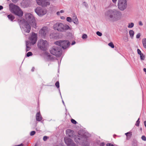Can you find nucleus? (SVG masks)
Segmentation results:
<instances>
[{"instance_id":"864d4df0","label":"nucleus","mask_w":146,"mask_h":146,"mask_svg":"<svg viewBox=\"0 0 146 146\" xmlns=\"http://www.w3.org/2000/svg\"><path fill=\"white\" fill-rule=\"evenodd\" d=\"M128 38L127 37H126L125 38V40L126 41H127L128 40Z\"/></svg>"},{"instance_id":"20e7f679","label":"nucleus","mask_w":146,"mask_h":146,"mask_svg":"<svg viewBox=\"0 0 146 146\" xmlns=\"http://www.w3.org/2000/svg\"><path fill=\"white\" fill-rule=\"evenodd\" d=\"M54 29L59 32H65L66 30H71V28L66 24H63L61 23H57L53 25Z\"/></svg>"},{"instance_id":"dca6fc26","label":"nucleus","mask_w":146,"mask_h":146,"mask_svg":"<svg viewBox=\"0 0 146 146\" xmlns=\"http://www.w3.org/2000/svg\"><path fill=\"white\" fill-rule=\"evenodd\" d=\"M66 135L70 137L73 136L74 135V131L71 129H68L66 131Z\"/></svg>"},{"instance_id":"6ab92c4d","label":"nucleus","mask_w":146,"mask_h":146,"mask_svg":"<svg viewBox=\"0 0 146 146\" xmlns=\"http://www.w3.org/2000/svg\"><path fill=\"white\" fill-rule=\"evenodd\" d=\"M26 51L27 52L29 51L31 49L30 46L31 44L29 43L28 41H26Z\"/></svg>"},{"instance_id":"0eeeda50","label":"nucleus","mask_w":146,"mask_h":146,"mask_svg":"<svg viewBox=\"0 0 146 146\" xmlns=\"http://www.w3.org/2000/svg\"><path fill=\"white\" fill-rule=\"evenodd\" d=\"M55 44L58 45L63 49H67L69 48L70 43L67 40H59L55 42Z\"/></svg>"},{"instance_id":"7c9ffc66","label":"nucleus","mask_w":146,"mask_h":146,"mask_svg":"<svg viewBox=\"0 0 146 146\" xmlns=\"http://www.w3.org/2000/svg\"><path fill=\"white\" fill-rule=\"evenodd\" d=\"M71 121V122L74 124H75L77 123V122L74 119H72Z\"/></svg>"},{"instance_id":"13d9d810","label":"nucleus","mask_w":146,"mask_h":146,"mask_svg":"<svg viewBox=\"0 0 146 146\" xmlns=\"http://www.w3.org/2000/svg\"><path fill=\"white\" fill-rule=\"evenodd\" d=\"M7 1H9V0H7Z\"/></svg>"},{"instance_id":"09e8293b","label":"nucleus","mask_w":146,"mask_h":146,"mask_svg":"<svg viewBox=\"0 0 146 146\" xmlns=\"http://www.w3.org/2000/svg\"><path fill=\"white\" fill-rule=\"evenodd\" d=\"M112 1L114 3H115L117 1V0H112Z\"/></svg>"},{"instance_id":"4d7b16f0","label":"nucleus","mask_w":146,"mask_h":146,"mask_svg":"<svg viewBox=\"0 0 146 146\" xmlns=\"http://www.w3.org/2000/svg\"><path fill=\"white\" fill-rule=\"evenodd\" d=\"M62 102L63 103V104L65 106V104H64V102L63 100H62Z\"/></svg>"},{"instance_id":"ea45409f","label":"nucleus","mask_w":146,"mask_h":146,"mask_svg":"<svg viewBox=\"0 0 146 146\" xmlns=\"http://www.w3.org/2000/svg\"><path fill=\"white\" fill-rule=\"evenodd\" d=\"M140 36V33L136 35V38H139Z\"/></svg>"},{"instance_id":"a19ab883","label":"nucleus","mask_w":146,"mask_h":146,"mask_svg":"<svg viewBox=\"0 0 146 146\" xmlns=\"http://www.w3.org/2000/svg\"><path fill=\"white\" fill-rule=\"evenodd\" d=\"M139 25L141 26H142L143 25V24L141 21H140L139 22Z\"/></svg>"},{"instance_id":"2f4dec72","label":"nucleus","mask_w":146,"mask_h":146,"mask_svg":"<svg viewBox=\"0 0 146 146\" xmlns=\"http://www.w3.org/2000/svg\"><path fill=\"white\" fill-rule=\"evenodd\" d=\"M88 36L86 34H84L82 35V38L83 39H86L87 38Z\"/></svg>"},{"instance_id":"bb28decb","label":"nucleus","mask_w":146,"mask_h":146,"mask_svg":"<svg viewBox=\"0 0 146 146\" xmlns=\"http://www.w3.org/2000/svg\"><path fill=\"white\" fill-rule=\"evenodd\" d=\"M139 118L137 121H136L135 125L137 127L139 126L140 121H139Z\"/></svg>"},{"instance_id":"37998d69","label":"nucleus","mask_w":146,"mask_h":146,"mask_svg":"<svg viewBox=\"0 0 146 146\" xmlns=\"http://www.w3.org/2000/svg\"><path fill=\"white\" fill-rule=\"evenodd\" d=\"M19 0H12L13 2L14 3L17 2Z\"/></svg>"},{"instance_id":"6e6552de","label":"nucleus","mask_w":146,"mask_h":146,"mask_svg":"<svg viewBox=\"0 0 146 146\" xmlns=\"http://www.w3.org/2000/svg\"><path fill=\"white\" fill-rule=\"evenodd\" d=\"M37 45L40 50L45 51L48 47V43L46 40L41 39L38 41Z\"/></svg>"},{"instance_id":"603ef678","label":"nucleus","mask_w":146,"mask_h":146,"mask_svg":"<svg viewBox=\"0 0 146 146\" xmlns=\"http://www.w3.org/2000/svg\"><path fill=\"white\" fill-rule=\"evenodd\" d=\"M56 14H57L58 15H60V12H57L56 13Z\"/></svg>"},{"instance_id":"2eb2a0df","label":"nucleus","mask_w":146,"mask_h":146,"mask_svg":"<svg viewBox=\"0 0 146 146\" xmlns=\"http://www.w3.org/2000/svg\"><path fill=\"white\" fill-rule=\"evenodd\" d=\"M36 119L37 121H40L42 119V117L40 112H37L36 115Z\"/></svg>"},{"instance_id":"4c0bfd02","label":"nucleus","mask_w":146,"mask_h":146,"mask_svg":"<svg viewBox=\"0 0 146 146\" xmlns=\"http://www.w3.org/2000/svg\"><path fill=\"white\" fill-rule=\"evenodd\" d=\"M137 52L139 55L142 54L141 50L139 49H137Z\"/></svg>"},{"instance_id":"4be33fe9","label":"nucleus","mask_w":146,"mask_h":146,"mask_svg":"<svg viewBox=\"0 0 146 146\" xmlns=\"http://www.w3.org/2000/svg\"><path fill=\"white\" fill-rule=\"evenodd\" d=\"M142 42L143 47L146 49V38L143 39Z\"/></svg>"},{"instance_id":"423d86ee","label":"nucleus","mask_w":146,"mask_h":146,"mask_svg":"<svg viewBox=\"0 0 146 146\" xmlns=\"http://www.w3.org/2000/svg\"><path fill=\"white\" fill-rule=\"evenodd\" d=\"M50 52L52 54L57 57L60 56L62 53L61 47L57 45L53 46L50 50Z\"/></svg>"},{"instance_id":"f3484780","label":"nucleus","mask_w":146,"mask_h":146,"mask_svg":"<svg viewBox=\"0 0 146 146\" xmlns=\"http://www.w3.org/2000/svg\"><path fill=\"white\" fill-rule=\"evenodd\" d=\"M21 6L23 8L27 7L29 6V4L27 1L25 0H23L21 3Z\"/></svg>"},{"instance_id":"1a4fd4ad","label":"nucleus","mask_w":146,"mask_h":146,"mask_svg":"<svg viewBox=\"0 0 146 146\" xmlns=\"http://www.w3.org/2000/svg\"><path fill=\"white\" fill-rule=\"evenodd\" d=\"M118 8L121 11H123L127 6V0H118Z\"/></svg>"},{"instance_id":"cd10ccee","label":"nucleus","mask_w":146,"mask_h":146,"mask_svg":"<svg viewBox=\"0 0 146 146\" xmlns=\"http://www.w3.org/2000/svg\"><path fill=\"white\" fill-rule=\"evenodd\" d=\"M33 54L32 52H28L27 54V57H29L30 56H32Z\"/></svg>"},{"instance_id":"58836bf2","label":"nucleus","mask_w":146,"mask_h":146,"mask_svg":"<svg viewBox=\"0 0 146 146\" xmlns=\"http://www.w3.org/2000/svg\"><path fill=\"white\" fill-rule=\"evenodd\" d=\"M107 146H114L111 143H108L106 144Z\"/></svg>"},{"instance_id":"e433bc0d","label":"nucleus","mask_w":146,"mask_h":146,"mask_svg":"<svg viewBox=\"0 0 146 146\" xmlns=\"http://www.w3.org/2000/svg\"><path fill=\"white\" fill-rule=\"evenodd\" d=\"M83 5L85 6V7L87 8L88 7V5L87 3L86 2H84L83 3Z\"/></svg>"},{"instance_id":"3c124183","label":"nucleus","mask_w":146,"mask_h":146,"mask_svg":"<svg viewBox=\"0 0 146 146\" xmlns=\"http://www.w3.org/2000/svg\"><path fill=\"white\" fill-rule=\"evenodd\" d=\"M59 12H60V13H62L64 12V11L63 10H61Z\"/></svg>"},{"instance_id":"a18cd8bd","label":"nucleus","mask_w":146,"mask_h":146,"mask_svg":"<svg viewBox=\"0 0 146 146\" xmlns=\"http://www.w3.org/2000/svg\"><path fill=\"white\" fill-rule=\"evenodd\" d=\"M3 9V7L1 5H0V11Z\"/></svg>"},{"instance_id":"c03bdc74","label":"nucleus","mask_w":146,"mask_h":146,"mask_svg":"<svg viewBox=\"0 0 146 146\" xmlns=\"http://www.w3.org/2000/svg\"><path fill=\"white\" fill-rule=\"evenodd\" d=\"M76 43V42L75 41H73L72 42V43L71 44L72 45H73L74 44Z\"/></svg>"},{"instance_id":"49530a36","label":"nucleus","mask_w":146,"mask_h":146,"mask_svg":"<svg viewBox=\"0 0 146 146\" xmlns=\"http://www.w3.org/2000/svg\"><path fill=\"white\" fill-rule=\"evenodd\" d=\"M61 19H62L64 20L65 19V18L64 17V16H62L61 17Z\"/></svg>"},{"instance_id":"f257e3e1","label":"nucleus","mask_w":146,"mask_h":146,"mask_svg":"<svg viewBox=\"0 0 146 146\" xmlns=\"http://www.w3.org/2000/svg\"><path fill=\"white\" fill-rule=\"evenodd\" d=\"M25 18L27 21H25L24 19H21L19 21L20 28L23 33H29L30 32L31 27L28 23H30L32 27L35 28L36 26L35 19L32 14L27 13L26 14Z\"/></svg>"},{"instance_id":"c756f323","label":"nucleus","mask_w":146,"mask_h":146,"mask_svg":"<svg viewBox=\"0 0 146 146\" xmlns=\"http://www.w3.org/2000/svg\"><path fill=\"white\" fill-rule=\"evenodd\" d=\"M36 133V132L35 131H31L30 133V135L31 136L34 135Z\"/></svg>"},{"instance_id":"473e14b6","label":"nucleus","mask_w":146,"mask_h":146,"mask_svg":"<svg viewBox=\"0 0 146 146\" xmlns=\"http://www.w3.org/2000/svg\"><path fill=\"white\" fill-rule=\"evenodd\" d=\"M96 34L98 35L99 36H101L102 35V33H101V32H100L99 31L97 32Z\"/></svg>"},{"instance_id":"6e6d98bb","label":"nucleus","mask_w":146,"mask_h":146,"mask_svg":"<svg viewBox=\"0 0 146 146\" xmlns=\"http://www.w3.org/2000/svg\"><path fill=\"white\" fill-rule=\"evenodd\" d=\"M129 132H127V133H125V135H126V136H127H127H128L127 134H129Z\"/></svg>"},{"instance_id":"b1692460","label":"nucleus","mask_w":146,"mask_h":146,"mask_svg":"<svg viewBox=\"0 0 146 146\" xmlns=\"http://www.w3.org/2000/svg\"><path fill=\"white\" fill-rule=\"evenodd\" d=\"M140 59L141 60H144L145 57L144 55H143V54L142 53L140 54Z\"/></svg>"},{"instance_id":"f704fd0d","label":"nucleus","mask_w":146,"mask_h":146,"mask_svg":"<svg viewBox=\"0 0 146 146\" xmlns=\"http://www.w3.org/2000/svg\"><path fill=\"white\" fill-rule=\"evenodd\" d=\"M70 146H78V145L75 144L74 142H73Z\"/></svg>"},{"instance_id":"5701e85b","label":"nucleus","mask_w":146,"mask_h":146,"mask_svg":"<svg viewBox=\"0 0 146 146\" xmlns=\"http://www.w3.org/2000/svg\"><path fill=\"white\" fill-rule=\"evenodd\" d=\"M134 25V23H131L128 24L127 27L129 28H132L133 27Z\"/></svg>"},{"instance_id":"8fccbe9b","label":"nucleus","mask_w":146,"mask_h":146,"mask_svg":"<svg viewBox=\"0 0 146 146\" xmlns=\"http://www.w3.org/2000/svg\"><path fill=\"white\" fill-rule=\"evenodd\" d=\"M59 93L60 94V95L61 96V98H62V96H61V92H60V89H59Z\"/></svg>"},{"instance_id":"aec40b11","label":"nucleus","mask_w":146,"mask_h":146,"mask_svg":"<svg viewBox=\"0 0 146 146\" xmlns=\"http://www.w3.org/2000/svg\"><path fill=\"white\" fill-rule=\"evenodd\" d=\"M129 33L131 38H133L134 34V31L132 30H130L129 31Z\"/></svg>"},{"instance_id":"5fc2aeb1","label":"nucleus","mask_w":146,"mask_h":146,"mask_svg":"<svg viewBox=\"0 0 146 146\" xmlns=\"http://www.w3.org/2000/svg\"><path fill=\"white\" fill-rule=\"evenodd\" d=\"M143 71L145 72V74H146V68H144L143 69Z\"/></svg>"},{"instance_id":"f8f14e48","label":"nucleus","mask_w":146,"mask_h":146,"mask_svg":"<svg viewBox=\"0 0 146 146\" xmlns=\"http://www.w3.org/2000/svg\"><path fill=\"white\" fill-rule=\"evenodd\" d=\"M48 31V28L46 27H43L39 31V35L42 37H45Z\"/></svg>"},{"instance_id":"a211bd4d","label":"nucleus","mask_w":146,"mask_h":146,"mask_svg":"<svg viewBox=\"0 0 146 146\" xmlns=\"http://www.w3.org/2000/svg\"><path fill=\"white\" fill-rule=\"evenodd\" d=\"M72 21L76 25H77L78 23V21L77 17L75 15H74L73 17Z\"/></svg>"},{"instance_id":"39448f33","label":"nucleus","mask_w":146,"mask_h":146,"mask_svg":"<svg viewBox=\"0 0 146 146\" xmlns=\"http://www.w3.org/2000/svg\"><path fill=\"white\" fill-rule=\"evenodd\" d=\"M9 7L10 10L11 12L19 17L22 16L23 12L18 6L13 4H11L9 5Z\"/></svg>"},{"instance_id":"393cba45","label":"nucleus","mask_w":146,"mask_h":146,"mask_svg":"<svg viewBox=\"0 0 146 146\" xmlns=\"http://www.w3.org/2000/svg\"><path fill=\"white\" fill-rule=\"evenodd\" d=\"M108 45L111 48H113L114 47V46L113 43L112 42H110L108 44Z\"/></svg>"},{"instance_id":"a878e982","label":"nucleus","mask_w":146,"mask_h":146,"mask_svg":"<svg viewBox=\"0 0 146 146\" xmlns=\"http://www.w3.org/2000/svg\"><path fill=\"white\" fill-rule=\"evenodd\" d=\"M66 20L67 21L69 22H71L72 21V19L71 17H68L66 18Z\"/></svg>"},{"instance_id":"79ce46f5","label":"nucleus","mask_w":146,"mask_h":146,"mask_svg":"<svg viewBox=\"0 0 146 146\" xmlns=\"http://www.w3.org/2000/svg\"><path fill=\"white\" fill-rule=\"evenodd\" d=\"M104 143H101L100 144V146H104Z\"/></svg>"},{"instance_id":"9b49d317","label":"nucleus","mask_w":146,"mask_h":146,"mask_svg":"<svg viewBox=\"0 0 146 146\" xmlns=\"http://www.w3.org/2000/svg\"><path fill=\"white\" fill-rule=\"evenodd\" d=\"M37 4L43 7H46L50 5L49 1L47 0H36Z\"/></svg>"},{"instance_id":"f03ea898","label":"nucleus","mask_w":146,"mask_h":146,"mask_svg":"<svg viewBox=\"0 0 146 146\" xmlns=\"http://www.w3.org/2000/svg\"><path fill=\"white\" fill-rule=\"evenodd\" d=\"M91 135L87 132L79 131L78 135L74 136V141L79 144H82L83 146H89L90 141L89 138Z\"/></svg>"},{"instance_id":"9d476101","label":"nucleus","mask_w":146,"mask_h":146,"mask_svg":"<svg viewBox=\"0 0 146 146\" xmlns=\"http://www.w3.org/2000/svg\"><path fill=\"white\" fill-rule=\"evenodd\" d=\"M35 12L38 16L42 17L46 14L47 10L40 7H38L35 9Z\"/></svg>"},{"instance_id":"7ed1b4c3","label":"nucleus","mask_w":146,"mask_h":146,"mask_svg":"<svg viewBox=\"0 0 146 146\" xmlns=\"http://www.w3.org/2000/svg\"><path fill=\"white\" fill-rule=\"evenodd\" d=\"M105 15L108 19L113 22L120 20L122 17L121 13L115 9L108 10L106 12Z\"/></svg>"},{"instance_id":"c85d7f7f","label":"nucleus","mask_w":146,"mask_h":146,"mask_svg":"<svg viewBox=\"0 0 146 146\" xmlns=\"http://www.w3.org/2000/svg\"><path fill=\"white\" fill-rule=\"evenodd\" d=\"M55 86L57 87V88H59V83L58 81H57L55 83Z\"/></svg>"},{"instance_id":"ddd939ff","label":"nucleus","mask_w":146,"mask_h":146,"mask_svg":"<svg viewBox=\"0 0 146 146\" xmlns=\"http://www.w3.org/2000/svg\"><path fill=\"white\" fill-rule=\"evenodd\" d=\"M37 34L33 33L31 37H29V40L32 44L34 45L36 43L37 41Z\"/></svg>"},{"instance_id":"c9c22d12","label":"nucleus","mask_w":146,"mask_h":146,"mask_svg":"<svg viewBox=\"0 0 146 146\" xmlns=\"http://www.w3.org/2000/svg\"><path fill=\"white\" fill-rule=\"evenodd\" d=\"M141 138L142 140H143L144 141H146V137L145 136H144V135L142 136Z\"/></svg>"},{"instance_id":"412c9836","label":"nucleus","mask_w":146,"mask_h":146,"mask_svg":"<svg viewBox=\"0 0 146 146\" xmlns=\"http://www.w3.org/2000/svg\"><path fill=\"white\" fill-rule=\"evenodd\" d=\"M7 17H8L9 19L11 21H12L15 19V17L14 16L11 14L9 15H8Z\"/></svg>"},{"instance_id":"72a5a7b5","label":"nucleus","mask_w":146,"mask_h":146,"mask_svg":"<svg viewBox=\"0 0 146 146\" xmlns=\"http://www.w3.org/2000/svg\"><path fill=\"white\" fill-rule=\"evenodd\" d=\"M48 137L46 136H44L43 137V140L44 141H46L48 139Z\"/></svg>"},{"instance_id":"4468645a","label":"nucleus","mask_w":146,"mask_h":146,"mask_svg":"<svg viewBox=\"0 0 146 146\" xmlns=\"http://www.w3.org/2000/svg\"><path fill=\"white\" fill-rule=\"evenodd\" d=\"M64 140L66 144L68 146H70L73 142L72 139L67 137H64Z\"/></svg>"},{"instance_id":"de8ad7c7","label":"nucleus","mask_w":146,"mask_h":146,"mask_svg":"<svg viewBox=\"0 0 146 146\" xmlns=\"http://www.w3.org/2000/svg\"><path fill=\"white\" fill-rule=\"evenodd\" d=\"M34 70H35V68H34V67H33L32 68V69H31V71H32V72H33V71H34Z\"/></svg>"}]
</instances>
